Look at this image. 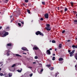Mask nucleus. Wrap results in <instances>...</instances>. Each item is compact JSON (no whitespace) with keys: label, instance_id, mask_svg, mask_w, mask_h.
Instances as JSON below:
<instances>
[{"label":"nucleus","instance_id":"obj_59","mask_svg":"<svg viewBox=\"0 0 77 77\" xmlns=\"http://www.w3.org/2000/svg\"><path fill=\"white\" fill-rule=\"evenodd\" d=\"M2 64L1 65V66H3V64Z\"/></svg>","mask_w":77,"mask_h":77},{"label":"nucleus","instance_id":"obj_56","mask_svg":"<svg viewBox=\"0 0 77 77\" xmlns=\"http://www.w3.org/2000/svg\"><path fill=\"white\" fill-rule=\"evenodd\" d=\"M56 50H57V49H56H56H55V51H56Z\"/></svg>","mask_w":77,"mask_h":77},{"label":"nucleus","instance_id":"obj_13","mask_svg":"<svg viewBox=\"0 0 77 77\" xmlns=\"http://www.w3.org/2000/svg\"><path fill=\"white\" fill-rule=\"evenodd\" d=\"M7 46H12V43H8L7 45Z\"/></svg>","mask_w":77,"mask_h":77},{"label":"nucleus","instance_id":"obj_8","mask_svg":"<svg viewBox=\"0 0 77 77\" xmlns=\"http://www.w3.org/2000/svg\"><path fill=\"white\" fill-rule=\"evenodd\" d=\"M9 77H11L12 75V73H9L8 74Z\"/></svg>","mask_w":77,"mask_h":77},{"label":"nucleus","instance_id":"obj_44","mask_svg":"<svg viewBox=\"0 0 77 77\" xmlns=\"http://www.w3.org/2000/svg\"><path fill=\"white\" fill-rule=\"evenodd\" d=\"M9 29V26H8L7 28L6 29Z\"/></svg>","mask_w":77,"mask_h":77},{"label":"nucleus","instance_id":"obj_62","mask_svg":"<svg viewBox=\"0 0 77 77\" xmlns=\"http://www.w3.org/2000/svg\"><path fill=\"white\" fill-rule=\"evenodd\" d=\"M1 70H2V68H0V71H1Z\"/></svg>","mask_w":77,"mask_h":77},{"label":"nucleus","instance_id":"obj_37","mask_svg":"<svg viewBox=\"0 0 77 77\" xmlns=\"http://www.w3.org/2000/svg\"><path fill=\"white\" fill-rule=\"evenodd\" d=\"M72 47L73 48H75V46L74 45H72Z\"/></svg>","mask_w":77,"mask_h":77},{"label":"nucleus","instance_id":"obj_29","mask_svg":"<svg viewBox=\"0 0 77 77\" xmlns=\"http://www.w3.org/2000/svg\"><path fill=\"white\" fill-rule=\"evenodd\" d=\"M3 73H0V76H3Z\"/></svg>","mask_w":77,"mask_h":77},{"label":"nucleus","instance_id":"obj_58","mask_svg":"<svg viewBox=\"0 0 77 77\" xmlns=\"http://www.w3.org/2000/svg\"><path fill=\"white\" fill-rule=\"evenodd\" d=\"M33 63H34V64L36 63V62H33Z\"/></svg>","mask_w":77,"mask_h":77},{"label":"nucleus","instance_id":"obj_40","mask_svg":"<svg viewBox=\"0 0 77 77\" xmlns=\"http://www.w3.org/2000/svg\"><path fill=\"white\" fill-rule=\"evenodd\" d=\"M57 73H56V74L55 75V77H57Z\"/></svg>","mask_w":77,"mask_h":77},{"label":"nucleus","instance_id":"obj_27","mask_svg":"<svg viewBox=\"0 0 77 77\" xmlns=\"http://www.w3.org/2000/svg\"><path fill=\"white\" fill-rule=\"evenodd\" d=\"M46 66H48V67H50V66H51V64H48V65H47Z\"/></svg>","mask_w":77,"mask_h":77},{"label":"nucleus","instance_id":"obj_35","mask_svg":"<svg viewBox=\"0 0 77 77\" xmlns=\"http://www.w3.org/2000/svg\"><path fill=\"white\" fill-rule=\"evenodd\" d=\"M40 20H41V21H43V20H44V19L43 18H41Z\"/></svg>","mask_w":77,"mask_h":77},{"label":"nucleus","instance_id":"obj_32","mask_svg":"<svg viewBox=\"0 0 77 77\" xmlns=\"http://www.w3.org/2000/svg\"><path fill=\"white\" fill-rule=\"evenodd\" d=\"M65 32V30H63L62 32V33H64Z\"/></svg>","mask_w":77,"mask_h":77},{"label":"nucleus","instance_id":"obj_14","mask_svg":"<svg viewBox=\"0 0 77 77\" xmlns=\"http://www.w3.org/2000/svg\"><path fill=\"white\" fill-rule=\"evenodd\" d=\"M63 59L62 58H60L59 59V61H62V60H63Z\"/></svg>","mask_w":77,"mask_h":77},{"label":"nucleus","instance_id":"obj_41","mask_svg":"<svg viewBox=\"0 0 77 77\" xmlns=\"http://www.w3.org/2000/svg\"><path fill=\"white\" fill-rule=\"evenodd\" d=\"M5 0L6 3H8V1H9V0Z\"/></svg>","mask_w":77,"mask_h":77},{"label":"nucleus","instance_id":"obj_48","mask_svg":"<svg viewBox=\"0 0 77 77\" xmlns=\"http://www.w3.org/2000/svg\"><path fill=\"white\" fill-rule=\"evenodd\" d=\"M2 29V26H0V30H1Z\"/></svg>","mask_w":77,"mask_h":77},{"label":"nucleus","instance_id":"obj_1","mask_svg":"<svg viewBox=\"0 0 77 77\" xmlns=\"http://www.w3.org/2000/svg\"><path fill=\"white\" fill-rule=\"evenodd\" d=\"M2 34L3 35H2V37H5V36H6L7 35H9V33L8 32H6V31H3Z\"/></svg>","mask_w":77,"mask_h":77},{"label":"nucleus","instance_id":"obj_21","mask_svg":"<svg viewBox=\"0 0 77 77\" xmlns=\"http://www.w3.org/2000/svg\"><path fill=\"white\" fill-rule=\"evenodd\" d=\"M18 24L19 26H20V27H21V23H18Z\"/></svg>","mask_w":77,"mask_h":77},{"label":"nucleus","instance_id":"obj_26","mask_svg":"<svg viewBox=\"0 0 77 77\" xmlns=\"http://www.w3.org/2000/svg\"><path fill=\"white\" fill-rule=\"evenodd\" d=\"M14 66H15V64H13L12 66L11 67L13 68V67H14Z\"/></svg>","mask_w":77,"mask_h":77},{"label":"nucleus","instance_id":"obj_49","mask_svg":"<svg viewBox=\"0 0 77 77\" xmlns=\"http://www.w3.org/2000/svg\"><path fill=\"white\" fill-rule=\"evenodd\" d=\"M2 34H1V33H0V35H1V36H2Z\"/></svg>","mask_w":77,"mask_h":77},{"label":"nucleus","instance_id":"obj_63","mask_svg":"<svg viewBox=\"0 0 77 77\" xmlns=\"http://www.w3.org/2000/svg\"><path fill=\"white\" fill-rule=\"evenodd\" d=\"M75 40H77V38H75Z\"/></svg>","mask_w":77,"mask_h":77},{"label":"nucleus","instance_id":"obj_47","mask_svg":"<svg viewBox=\"0 0 77 77\" xmlns=\"http://www.w3.org/2000/svg\"><path fill=\"white\" fill-rule=\"evenodd\" d=\"M75 18L77 19V14H76L75 15Z\"/></svg>","mask_w":77,"mask_h":77},{"label":"nucleus","instance_id":"obj_7","mask_svg":"<svg viewBox=\"0 0 77 77\" xmlns=\"http://www.w3.org/2000/svg\"><path fill=\"white\" fill-rule=\"evenodd\" d=\"M75 52V50H73L70 53H69V54H73V53H74Z\"/></svg>","mask_w":77,"mask_h":77},{"label":"nucleus","instance_id":"obj_61","mask_svg":"<svg viewBox=\"0 0 77 77\" xmlns=\"http://www.w3.org/2000/svg\"><path fill=\"white\" fill-rule=\"evenodd\" d=\"M12 20H11V23H12Z\"/></svg>","mask_w":77,"mask_h":77},{"label":"nucleus","instance_id":"obj_34","mask_svg":"<svg viewBox=\"0 0 77 77\" xmlns=\"http://www.w3.org/2000/svg\"><path fill=\"white\" fill-rule=\"evenodd\" d=\"M35 59H38V56H35Z\"/></svg>","mask_w":77,"mask_h":77},{"label":"nucleus","instance_id":"obj_36","mask_svg":"<svg viewBox=\"0 0 77 77\" xmlns=\"http://www.w3.org/2000/svg\"><path fill=\"white\" fill-rule=\"evenodd\" d=\"M29 75H30V77H32V75H33V74L31 73V74H30Z\"/></svg>","mask_w":77,"mask_h":77},{"label":"nucleus","instance_id":"obj_20","mask_svg":"<svg viewBox=\"0 0 77 77\" xmlns=\"http://www.w3.org/2000/svg\"><path fill=\"white\" fill-rule=\"evenodd\" d=\"M70 5H71V6L72 7V6H74L73 5V2H71L70 3Z\"/></svg>","mask_w":77,"mask_h":77},{"label":"nucleus","instance_id":"obj_55","mask_svg":"<svg viewBox=\"0 0 77 77\" xmlns=\"http://www.w3.org/2000/svg\"><path fill=\"white\" fill-rule=\"evenodd\" d=\"M53 56H55V54H53Z\"/></svg>","mask_w":77,"mask_h":77},{"label":"nucleus","instance_id":"obj_60","mask_svg":"<svg viewBox=\"0 0 77 77\" xmlns=\"http://www.w3.org/2000/svg\"><path fill=\"white\" fill-rule=\"evenodd\" d=\"M10 18H12V16H11L10 17Z\"/></svg>","mask_w":77,"mask_h":77},{"label":"nucleus","instance_id":"obj_5","mask_svg":"<svg viewBox=\"0 0 77 77\" xmlns=\"http://www.w3.org/2000/svg\"><path fill=\"white\" fill-rule=\"evenodd\" d=\"M45 18L48 19V14H46L45 15Z\"/></svg>","mask_w":77,"mask_h":77},{"label":"nucleus","instance_id":"obj_11","mask_svg":"<svg viewBox=\"0 0 77 77\" xmlns=\"http://www.w3.org/2000/svg\"><path fill=\"white\" fill-rule=\"evenodd\" d=\"M62 44H59V48L60 49L62 48Z\"/></svg>","mask_w":77,"mask_h":77},{"label":"nucleus","instance_id":"obj_12","mask_svg":"<svg viewBox=\"0 0 77 77\" xmlns=\"http://www.w3.org/2000/svg\"><path fill=\"white\" fill-rule=\"evenodd\" d=\"M74 24H77V20H74Z\"/></svg>","mask_w":77,"mask_h":77},{"label":"nucleus","instance_id":"obj_54","mask_svg":"<svg viewBox=\"0 0 77 77\" xmlns=\"http://www.w3.org/2000/svg\"><path fill=\"white\" fill-rule=\"evenodd\" d=\"M6 75V74H4L3 75V76H5H5Z\"/></svg>","mask_w":77,"mask_h":77},{"label":"nucleus","instance_id":"obj_23","mask_svg":"<svg viewBox=\"0 0 77 77\" xmlns=\"http://www.w3.org/2000/svg\"><path fill=\"white\" fill-rule=\"evenodd\" d=\"M52 43H56V41H55V40H52Z\"/></svg>","mask_w":77,"mask_h":77},{"label":"nucleus","instance_id":"obj_22","mask_svg":"<svg viewBox=\"0 0 77 77\" xmlns=\"http://www.w3.org/2000/svg\"><path fill=\"white\" fill-rule=\"evenodd\" d=\"M52 60H55V57H52Z\"/></svg>","mask_w":77,"mask_h":77},{"label":"nucleus","instance_id":"obj_4","mask_svg":"<svg viewBox=\"0 0 77 77\" xmlns=\"http://www.w3.org/2000/svg\"><path fill=\"white\" fill-rule=\"evenodd\" d=\"M46 54H47L48 55L50 54H51V52H50V51L49 50H48L46 51Z\"/></svg>","mask_w":77,"mask_h":77},{"label":"nucleus","instance_id":"obj_19","mask_svg":"<svg viewBox=\"0 0 77 77\" xmlns=\"http://www.w3.org/2000/svg\"><path fill=\"white\" fill-rule=\"evenodd\" d=\"M27 12H28V14H30V11L29 9H27Z\"/></svg>","mask_w":77,"mask_h":77},{"label":"nucleus","instance_id":"obj_52","mask_svg":"<svg viewBox=\"0 0 77 77\" xmlns=\"http://www.w3.org/2000/svg\"><path fill=\"white\" fill-rule=\"evenodd\" d=\"M2 63H3V62H0V64H2Z\"/></svg>","mask_w":77,"mask_h":77},{"label":"nucleus","instance_id":"obj_43","mask_svg":"<svg viewBox=\"0 0 77 77\" xmlns=\"http://www.w3.org/2000/svg\"><path fill=\"white\" fill-rule=\"evenodd\" d=\"M68 52L69 53H70V52H71V50H68Z\"/></svg>","mask_w":77,"mask_h":77},{"label":"nucleus","instance_id":"obj_16","mask_svg":"<svg viewBox=\"0 0 77 77\" xmlns=\"http://www.w3.org/2000/svg\"><path fill=\"white\" fill-rule=\"evenodd\" d=\"M46 26L47 27V28H49V27H50V24H46Z\"/></svg>","mask_w":77,"mask_h":77},{"label":"nucleus","instance_id":"obj_46","mask_svg":"<svg viewBox=\"0 0 77 77\" xmlns=\"http://www.w3.org/2000/svg\"><path fill=\"white\" fill-rule=\"evenodd\" d=\"M28 68H30V69H31L32 68V67H30V66H29V67H28Z\"/></svg>","mask_w":77,"mask_h":77},{"label":"nucleus","instance_id":"obj_17","mask_svg":"<svg viewBox=\"0 0 77 77\" xmlns=\"http://www.w3.org/2000/svg\"><path fill=\"white\" fill-rule=\"evenodd\" d=\"M68 11V8H66V7L64 9V12H66Z\"/></svg>","mask_w":77,"mask_h":77},{"label":"nucleus","instance_id":"obj_33","mask_svg":"<svg viewBox=\"0 0 77 77\" xmlns=\"http://www.w3.org/2000/svg\"><path fill=\"white\" fill-rule=\"evenodd\" d=\"M29 2V0H25V2L26 3H27Z\"/></svg>","mask_w":77,"mask_h":77},{"label":"nucleus","instance_id":"obj_28","mask_svg":"<svg viewBox=\"0 0 77 77\" xmlns=\"http://www.w3.org/2000/svg\"><path fill=\"white\" fill-rule=\"evenodd\" d=\"M42 5H45V2H42Z\"/></svg>","mask_w":77,"mask_h":77},{"label":"nucleus","instance_id":"obj_15","mask_svg":"<svg viewBox=\"0 0 77 77\" xmlns=\"http://www.w3.org/2000/svg\"><path fill=\"white\" fill-rule=\"evenodd\" d=\"M16 56H17V57H22V56L19 55V54H16Z\"/></svg>","mask_w":77,"mask_h":77},{"label":"nucleus","instance_id":"obj_57","mask_svg":"<svg viewBox=\"0 0 77 77\" xmlns=\"http://www.w3.org/2000/svg\"><path fill=\"white\" fill-rule=\"evenodd\" d=\"M75 48H77V46H75Z\"/></svg>","mask_w":77,"mask_h":77},{"label":"nucleus","instance_id":"obj_45","mask_svg":"<svg viewBox=\"0 0 77 77\" xmlns=\"http://www.w3.org/2000/svg\"><path fill=\"white\" fill-rule=\"evenodd\" d=\"M21 23H22V24H24V22L23 21L21 22Z\"/></svg>","mask_w":77,"mask_h":77},{"label":"nucleus","instance_id":"obj_18","mask_svg":"<svg viewBox=\"0 0 77 77\" xmlns=\"http://www.w3.org/2000/svg\"><path fill=\"white\" fill-rule=\"evenodd\" d=\"M51 70V71H52V70H53L54 69V68L53 67H51L49 68Z\"/></svg>","mask_w":77,"mask_h":77},{"label":"nucleus","instance_id":"obj_50","mask_svg":"<svg viewBox=\"0 0 77 77\" xmlns=\"http://www.w3.org/2000/svg\"><path fill=\"white\" fill-rule=\"evenodd\" d=\"M23 54H27V53H23Z\"/></svg>","mask_w":77,"mask_h":77},{"label":"nucleus","instance_id":"obj_51","mask_svg":"<svg viewBox=\"0 0 77 77\" xmlns=\"http://www.w3.org/2000/svg\"><path fill=\"white\" fill-rule=\"evenodd\" d=\"M67 42H70V40H67Z\"/></svg>","mask_w":77,"mask_h":77},{"label":"nucleus","instance_id":"obj_53","mask_svg":"<svg viewBox=\"0 0 77 77\" xmlns=\"http://www.w3.org/2000/svg\"><path fill=\"white\" fill-rule=\"evenodd\" d=\"M50 50H52V48H50L49 49Z\"/></svg>","mask_w":77,"mask_h":77},{"label":"nucleus","instance_id":"obj_42","mask_svg":"<svg viewBox=\"0 0 77 77\" xmlns=\"http://www.w3.org/2000/svg\"><path fill=\"white\" fill-rule=\"evenodd\" d=\"M70 57H72V54H70Z\"/></svg>","mask_w":77,"mask_h":77},{"label":"nucleus","instance_id":"obj_9","mask_svg":"<svg viewBox=\"0 0 77 77\" xmlns=\"http://www.w3.org/2000/svg\"><path fill=\"white\" fill-rule=\"evenodd\" d=\"M45 29H46V30H48V31H50V30H51V28H48L46 27Z\"/></svg>","mask_w":77,"mask_h":77},{"label":"nucleus","instance_id":"obj_2","mask_svg":"<svg viewBox=\"0 0 77 77\" xmlns=\"http://www.w3.org/2000/svg\"><path fill=\"white\" fill-rule=\"evenodd\" d=\"M35 34L36 35H41V36H44V34L40 31H37L35 33Z\"/></svg>","mask_w":77,"mask_h":77},{"label":"nucleus","instance_id":"obj_39","mask_svg":"<svg viewBox=\"0 0 77 77\" xmlns=\"http://www.w3.org/2000/svg\"><path fill=\"white\" fill-rule=\"evenodd\" d=\"M5 77H9V76H8V75H6L5 76Z\"/></svg>","mask_w":77,"mask_h":77},{"label":"nucleus","instance_id":"obj_24","mask_svg":"<svg viewBox=\"0 0 77 77\" xmlns=\"http://www.w3.org/2000/svg\"><path fill=\"white\" fill-rule=\"evenodd\" d=\"M42 71H43V69H41V70L40 71V72L39 73V74H41V72H42Z\"/></svg>","mask_w":77,"mask_h":77},{"label":"nucleus","instance_id":"obj_25","mask_svg":"<svg viewBox=\"0 0 77 77\" xmlns=\"http://www.w3.org/2000/svg\"><path fill=\"white\" fill-rule=\"evenodd\" d=\"M17 71L18 72H21V70H19V69Z\"/></svg>","mask_w":77,"mask_h":77},{"label":"nucleus","instance_id":"obj_64","mask_svg":"<svg viewBox=\"0 0 77 77\" xmlns=\"http://www.w3.org/2000/svg\"><path fill=\"white\" fill-rule=\"evenodd\" d=\"M60 12H62L63 11H62V10H61V11H60Z\"/></svg>","mask_w":77,"mask_h":77},{"label":"nucleus","instance_id":"obj_30","mask_svg":"<svg viewBox=\"0 0 77 77\" xmlns=\"http://www.w3.org/2000/svg\"><path fill=\"white\" fill-rule=\"evenodd\" d=\"M7 56H9L10 55V54L9 53H7Z\"/></svg>","mask_w":77,"mask_h":77},{"label":"nucleus","instance_id":"obj_3","mask_svg":"<svg viewBox=\"0 0 77 77\" xmlns=\"http://www.w3.org/2000/svg\"><path fill=\"white\" fill-rule=\"evenodd\" d=\"M22 50H24V51H29V50L27 49L26 47H22L21 48Z\"/></svg>","mask_w":77,"mask_h":77},{"label":"nucleus","instance_id":"obj_6","mask_svg":"<svg viewBox=\"0 0 77 77\" xmlns=\"http://www.w3.org/2000/svg\"><path fill=\"white\" fill-rule=\"evenodd\" d=\"M33 50H38V49H39V48H38V47H35L34 48H33Z\"/></svg>","mask_w":77,"mask_h":77},{"label":"nucleus","instance_id":"obj_38","mask_svg":"<svg viewBox=\"0 0 77 77\" xmlns=\"http://www.w3.org/2000/svg\"><path fill=\"white\" fill-rule=\"evenodd\" d=\"M10 51L8 50V51H7V53H10Z\"/></svg>","mask_w":77,"mask_h":77},{"label":"nucleus","instance_id":"obj_10","mask_svg":"<svg viewBox=\"0 0 77 77\" xmlns=\"http://www.w3.org/2000/svg\"><path fill=\"white\" fill-rule=\"evenodd\" d=\"M10 69L11 71H14V68H10Z\"/></svg>","mask_w":77,"mask_h":77},{"label":"nucleus","instance_id":"obj_31","mask_svg":"<svg viewBox=\"0 0 77 77\" xmlns=\"http://www.w3.org/2000/svg\"><path fill=\"white\" fill-rule=\"evenodd\" d=\"M73 12L74 14H77V12L76 11H73Z\"/></svg>","mask_w":77,"mask_h":77}]
</instances>
